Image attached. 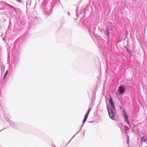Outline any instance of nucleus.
<instances>
[{"label": "nucleus", "mask_w": 147, "mask_h": 147, "mask_svg": "<svg viewBox=\"0 0 147 147\" xmlns=\"http://www.w3.org/2000/svg\"><path fill=\"white\" fill-rule=\"evenodd\" d=\"M90 109H88L86 114L85 115L83 120V123H84L86 120L88 118V115L90 111Z\"/></svg>", "instance_id": "7ed1b4c3"}, {"label": "nucleus", "mask_w": 147, "mask_h": 147, "mask_svg": "<svg viewBox=\"0 0 147 147\" xmlns=\"http://www.w3.org/2000/svg\"><path fill=\"white\" fill-rule=\"evenodd\" d=\"M125 47V48H126L127 51H128V49L127 47Z\"/></svg>", "instance_id": "6e6552de"}, {"label": "nucleus", "mask_w": 147, "mask_h": 147, "mask_svg": "<svg viewBox=\"0 0 147 147\" xmlns=\"http://www.w3.org/2000/svg\"><path fill=\"white\" fill-rule=\"evenodd\" d=\"M141 140L142 141H143V142H146V137H144V136H143V137H142L141 138Z\"/></svg>", "instance_id": "423d86ee"}, {"label": "nucleus", "mask_w": 147, "mask_h": 147, "mask_svg": "<svg viewBox=\"0 0 147 147\" xmlns=\"http://www.w3.org/2000/svg\"><path fill=\"white\" fill-rule=\"evenodd\" d=\"M121 114L124 118L126 122L129 123V121L128 120V116L127 114L125 112V111L122 110L121 111Z\"/></svg>", "instance_id": "f03ea898"}, {"label": "nucleus", "mask_w": 147, "mask_h": 147, "mask_svg": "<svg viewBox=\"0 0 147 147\" xmlns=\"http://www.w3.org/2000/svg\"><path fill=\"white\" fill-rule=\"evenodd\" d=\"M119 90L120 93L123 94L125 91V88L123 86H120L119 87Z\"/></svg>", "instance_id": "20e7f679"}, {"label": "nucleus", "mask_w": 147, "mask_h": 147, "mask_svg": "<svg viewBox=\"0 0 147 147\" xmlns=\"http://www.w3.org/2000/svg\"><path fill=\"white\" fill-rule=\"evenodd\" d=\"M127 142H129V140H127Z\"/></svg>", "instance_id": "9b49d317"}, {"label": "nucleus", "mask_w": 147, "mask_h": 147, "mask_svg": "<svg viewBox=\"0 0 147 147\" xmlns=\"http://www.w3.org/2000/svg\"><path fill=\"white\" fill-rule=\"evenodd\" d=\"M127 138H129V136H127Z\"/></svg>", "instance_id": "f8f14e48"}, {"label": "nucleus", "mask_w": 147, "mask_h": 147, "mask_svg": "<svg viewBox=\"0 0 147 147\" xmlns=\"http://www.w3.org/2000/svg\"><path fill=\"white\" fill-rule=\"evenodd\" d=\"M109 28H106L105 31V34L108 37L109 36Z\"/></svg>", "instance_id": "39448f33"}, {"label": "nucleus", "mask_w": 147, "mask_h": 147, "mask_svg": "<svg viewBox=\"0 0 147 147\" xmlns=\"http://www.w3.org/2000/svg\"><path fill=\"white\" fill-rule=\"evenodd\" d=\"M125 132L126 133V134H127L128 133V132H126V131H125Z\"/></svg>", "instance_id": "1a4fd4ad"}, {"label": "nucleus", "mask_w": 147, "mask_h": 147, "mask_svg": "<svg viewBox=\"0 0 147 147\" xmlns=\"http://www.w3.org/2000/svg\"><path fill=\"white\" fill-rule=\"evenodd\" d=\"M7 74V71H6V72H5V74H4V78L5 77L6 75Z\"/></svg>", "instance_id": "0eeeda50"}, {"label": "nucleus", "mask_w": 147, "mask_h": 147, "mask_svg": "<svg viewBox=\"0 0 147 147\" xmlns=\"http://www.w3.org/2000/svg\"><path fill=\"white\" fill-rule=\"evenodd\" d=\"M19 2H20V0H17Z\"/></svg>", "instance_id": "9d476101"}, {"label": "nucleus", "mask_w": 147, "mask_h": 147, "mask_svg": "<svg viewBox=\"0 0 147 147\" xmlns=\"http://www.w3.org/2000/svg\"><path fill=\"white\" fill-rule=\"evenodd\" d=\"M109 102L110 105H111V109L109 110V107H107V109L108 111L109 116L110 118L112 119H115V114L112 110H114L115 107L114 105V102L113 101V99L111 96H110V98L109 99Z\"/></svg>", "instance_id": "f257e3e1"}]
</instances>
